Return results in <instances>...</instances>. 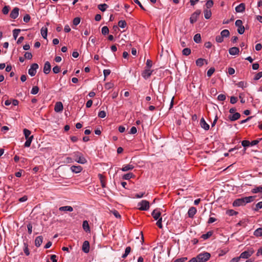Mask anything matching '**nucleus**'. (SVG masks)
Segmentation results:
<instances>
[{
    "label": "nucleus",
    "instance_id": "a878e982",
    "mask_svg": "<svg viewBox=\"0 0 262 262\" xmlns=\"http://www.w3.org/2000/svg\"><path fill=\"white\" fill-rule=\"evenodd\" d=\"M43 238L41 236H38L35 239V245L36 247H39L42 243Z\"/></svg>",
    "mask_w": 262,
    "mask_h": 262
},
{
    "label": "nucleus",
    "instance_id": "680f3d73",
    "mask_svg": "<svg viewBox=\"0 0 262 262\" xmlns=\"http://www.w3.org/2000/svg\"><path fill=\"white\" fill-rule=\"evenodd\" d=\"M60 68L58 66H56L53 68V71L55 74H57L60 72Z\"/></svg>",
    "mask_w": 262,
    "mask_h": 262
},
{
    "label": "nucleus",
    "instance_id": "774afa93",
    "mask_svg": "<svg viewBox=\"0 0 262 262\" xmlns=\"http://www.w3.org/2000/svg\"><path fill=\"white\" fill-rule=\"evenodd\" d=\"M187 259V257H182L181 258H178L176 259L173 262H184Z\"/></svg>",
    "mask_w": 262,
    "mask_h": 262
},
{
    "label": "nucleus",
    "instance_id": "a211bd4d",
    "mask_svg": "<svg viewBox=\"0 0 262 262\" xmlns=\"http://www.w3.org/2000/svg\"><path fill=\"white\" fill-rule=\"evenodd\" d=\"M134 168V166L133 165L128 164H126V165H124L122 166V167L121 168V170L122 171H127L128 170H131L133 169Z\"/></svg>",
    "mask_w": 262,
    "mask_h": 262
},
{
    "label": "nucleus",
    "instance_id": "473e14b6",
    "mask_svg": "<svg viewBox=\"0 0 262 262\" xmlns=\"http://www.w3.org/2000/svg\"><path fill=\"white\" fill-rule=\"evenodd\" d=\"M98 177L100 181L102 187L103 188L105 187V177L102 174H99Z\"/></svg>",
    "mask_w": 262,
    "mask_h": 262
},
{
    "label": "nucleus",
    "instance_id": "20e7f679",
    "mask_svg": "<svg viewBox=\"0 0 262 262\" xmlns=\"http://www.w3.org/2000/svg\"><path fill=\"white\" fill-rule=\"evenodd\" d=\"M138 209L146 211L149 208V203L146 200H142L138 204Z\"/></svg>",
    "mask_w": 262,
    "mask_h": 262
},
{
    "label": "nucleus",
    "instance_id": "4c0bfd02",
    "mask_svg": "<svg viewBox=\"0 0 262 262\" xmlns=\"http://www.w3.org/2000/svg\"><path fill=\"white\" fill-rule=\"evenodd\" d=\"M229 35L230 32L229 30L227 29H225L221 32V35H222V36L224 38L228 37Z\"/></svg>",
    "mask_w": 262,
    "mask_h": 262
},
{
    "label": "nucleus",
    "instance_id": "aec40b11",
    "mask_svg": "<svg viewBox=\"0 0 262 262\" xmlns=\"http://www.w3.org/2000/svg\"><path fill=\"white\" fill-rule=\"evenodd\" d=\"M239 52V49L237 47H232L229 50V53L231 55H237L238 54Z\"/></svg>",
    "mask_w": 262,
    "mask_h": 262
},
{
    "label": "nucleus",
    "instance_id": "1a4fd4ad",
    "mask_svg": "<svg viewBox=\"0 0 262 262\" xmlns=\"http://www.w3.org/2000/svg\"><path fill=\"white\" fill-rule=\"evenodd\" d=\"M201 10H196L195 12H194L191 16L190 18V21L191 24H193L195 23L198 19V16L201 14Z\"/></svg>",
    "mask_w": 262,
    "mask_h": 262
},
{
    "label": "nucleus",
    "instance_id": "4d7b16f0",
    "mask_svg": "<svg viewBox=\"0 0 262 262\" xmlns=\"http://www.w3.org/2000/svg\"><path fill=\"white\" fill-rule=\"evenodd\" d=\"M80 22V19L79 17H75L74 18L73 24L75 26L78 25Z\"/></svg>",
    "mask_w": 262,
    "mask_h": 262
},
{
    "label": "nucleus",
    "instance_id": "e2e57ef3",
    "mask_svg": "<svg viewBox=\"0 0 262 262\" xmlns=\"http://www.w3.org/2000/svg\"><path fill=\"white\" fill-rule=\"evenodd\" d=\"M24 56L25 58L28 59H31L32 58V55L30 52H26Z\"/></svg>",
    "mask_w": 262,
    "mask_h": 262
},
{
    "label": "nucleus",
    "instance_id": "4be33fe9",
    "mask_svg": "<svg viewBox=\"0 0 262 262\" xmlns=\"http://www.w3.org/2000/svg\"><path fill=\"white\" fill-rule=\"evenodd\" d=\"M71 170L72 172L77 173L82 171V168L80 166H72L71 167Z\"/></svg>",
    "mask_w": 262,
    "mask_h": 262
},
{
    "label": "nucleus",
    "instance_id": "a19ab883",
    "mask_svg": "<svg viewBox=\"0 0 262 262\" xmlns=\"http://www.w3.org/2000/svg\"><path fill=\"white\" fill-rule=\"evenodd\" d=\"M107 7L108 6L106 4H100L98 6V9L103 12L105 11Z\"/></svg>",
    "mask_w": 262,
    "mask_h": 262
},
{
    "label": "nucleus",
    "instance_id": "7c9ffc66",
    "mask_svg": "<svg viewBox=\"0 0 262 262\" xmlns=\"http://www.w3.org/2000/svg\"><path fill=\"white\" fill-rule=\"evenodd\" d=\"M33 136L32 135L30 136V138L27 139V140H26V141L25 142V146L26 147H29L31 145V142L33 139Z\"/></svg>",
    "mask_w": 262,
    "mask_h": 262
},
{
    "label": "nucleus",
    "instance_id": "5701e85b",
    "mask_svg": "<svg viewBox=\"0 0 262 262\" xmlns=\"http://www.w3.org/2000/svg\"><path fill=\"white\" fill-rule=\"evenodd\" d=\"M245 9V5L244 4L242 3L235 7V11L236 12H243Z\"/></svg>",
    "mask_w": 262,
    "mask_h": 262
},
{
    "label": "nucleus",
    "instance_id": "423d86ee",
    "mask_svg": "<svg viewBox=\"0 0 262 262\" xmlns=\"http://www.w3.org/2000/svg\"><path fill=\"white\" fill-rule=\"evenodd\" d=\"M253 253L254 250L252 249H251L242 252L241 254L239 257L241 258H248L253 254Z\"/></svg>",
    "mask_w": 262,
    "mask_h": 262
},
{
    "label": "nucleus",
    "instance_id": "7ed1b4c3",
    "mask_svg": "<svg viewBox=\"0 0 262 262\" xmlns=\"http://www.w3.org/2000/svg\"><path fill=\"white\" fill-rule=\"evenodd\" d=\"M210 254L207 252H204L198 254L195 258L198 262H206L209 259Z\"/></svg>",
    "mask_w": 262,
    "mask_h": 262
},
{
    "label": "nucleus",
    "instance_id": "2f4dec72",
    "mask_svg": "<svg viewBox=\"0 0 262 262\" xmlns=\"http://www.w3.org/2000/svg\"><path fill=\"white\" fill-rule=\"evenodd\" d=\"M251 192L253 193H262V186L254 187L252 189Z\"/></svg>",
    "mask_w": 262,
    "mask_h": 262
},
{
    "label": "nucleus",
    "instance_id": "864d4df0",
    "mask_svg": "<svg viewBox=\"0 0 262 262\" xmlns=\"http://www.w3.org/2000/svg\"><path fill=\"white\" fill-rule=\"evenodd\" d=\"M214 71H215V69H214V68H210V69L208 70V71H207V76H208V77H210V76H211L213 74V73L214 72Z\"/></svg>",
    "mask_w": 262,
    "mask_h": 262
},
{
    "label": "nucleus",
    "instance_id": "ea45409f",
    "mask_svg": "<svg viewBox=\"0 0 262 262\" xmlns=\"http://www.w3.org/2000/svg\"><path fill=\"white\" fill-rule=\"evenodd\" d=\"M193 40L196 43H199L201 41V36L200 34H196L193 37Z\"/></svg>",
    "mask_w": 262,
    "mask_h": 262
},
{
    "label": "nucleus",
    "instance_id": "dca6fc26",
    "mask_svg": "<svg viewBox=\"0 0 262 262\" xmlns=\"http://www.w3.org/2000/svg\"><path fill=\"white\" fill-rule=\"evenodd\" d=\"M201 126L205 130H208L209 129V125L205 121L204 118H202L200 120Z\"/></svg>",
    "mask_w": 262,
    "mask_h": 262
},
{
    "label": "nucleus",
    "instance_id": "603ef678",
    "mask_svg": "<svg viewBox=\"0 0 262 262\" xmlns=\"http://www.w3.org/2000/svg\"><path fill=\"white\" fill-rule=\"evenodd\" d=\"M216 41L219 43H221L224 41V37L222 36V35H218L216 36L215 38Z\"/></svg>",
    "mask_w": 262,
    "mask_h": 262
},
{
    "label": "nucleus",
    "instance_id": "f704fd0d",
    "mask_svg": "<svg viewBox=\"0 0 262 262\" xmlns=\"http://www.w3.org/2000/svg\"><path fill=\"white\" fill-rule=\"evenodd\" d=\"M205 61H206L205 59L200 58L196 60L195 63H196V64L197 66L202 67L204 64V62H205Z\"/></svg>",
    "mask_w": 262,
    "mask_h": 262
},
{
    "label": "nucleus",
    "instance_id": "f03ea898",
    "mask_svg": "<svg viewBox=\"0 0 262 262\" xmlns=\"http://www.w3.org/2000/svg\"><path fill=\"white\" fill-rule=\"evenodd\" d=\"M72 156L74 158V160L80 164H83L86 163L87 162L86 159L84 158L83 154L80 152H74L72 154Z\"/></svg>",
    "mask_w": 262,
    "mask_h": 262
},
{
    "label": "nucleus",
    "instance_id": "a18cd8bd",
    "mask_svg": "<svg viewBox=\"0 0 262 262\" xmlns=\"http://www.w3.org/2000/svg\"><path fill=\"white\" fill-rule=\"evenodd\" d=\"M150 5L152 6L153 7L160 8L159 4H160V1H150Z\"/></svg>",
    "mask_w": 262,
    "mask_h": 262
},
{
    "label": "nucleus",
    "instance_id": "f3484780",
    "mask_svg": "<svg viewBox=\"0 0 262 262\" xmlns=\"http://www.w3.org/2000/svg\"><path fill=\"white\" fill-rule=\"evenodd\" d=\"M51 64L49 61H46L44 64L43 67V72L48 74L51 71Z\"/></svg>",
    "mask_w": 262,
    "mask_h": 262
},
{
    "label": "nucleus",
    "instance_id": "6e6552de",
    "mask_svg": "<svg viewBox=\"0 0 262 262\" xmlns=\"http://www.w3.org/2000/svg\"><path fill=\"white\" fill-rule=\"evenodd\" d=\"M152 72L153 70H151L150 69L145 68L142 72L141 75L144 79H146L151 76Z\"/></svg>",
    "mask_w": 262,
    "mask_h": 262
},
{
    "label": "nucleus",
    "instance_id": "f8f14e48",
    "mask_svg": "<svg viewBox=\"0 0 262 262\" xmlns=\"http://www.w3.org/2000/svg\"><path fill=\"white\" fill-rule=\"evenodd\" d=\"M232 204H233V206L234 207H238V206H244L245 205V204H244L243 198L236 199L233 202Z\"/></svg>",
    "mask_w": 262,
    "mask_h": 262
},
{
    "label": "nucleus",
    "instance_id": "58836bf2",
    "mask_svg": "<svg viewBox=\"0 0 262 262\" xmlns=\"http://www.w3.org/2000/svg\"><path fill=\"white\" fill-rule=\"evenodd\" d=\"M23 132L26 140L30 138L31 132L29 129L25 128L23 130Z\"/></svg>",
    "mask_w": 262,
    "mask_h": 262
},
{
    "label": "nucleus",
    "instance_id": "8fccbe9b",
    "mask_svg": "<svg viewBox=\"0 0 262 262\" xmlns=\"http://www.w3.org/2000/svg\"><path fill=\"white\" fill-rule=\"evenodd\" d=\"M262 208V201L257 203L255 205L254 210L258 211L260 209Z\"/></svg>",
    "mask_w": 262,
    "mask_h": 262
},
{
    "label": "nucleus",
    "instance_id": "e433bc0d",
    "mask_svg": "<svg viewBox=\"0 0 262 262\" xmlns=\"http://www.w3.org/2000/svg\"><path fill=\"white\" fill-rule=\"evenodd\" d=\"M20 31V29H15L13 30V36L14 39L17 38Z\"/></svg>",
    "mask_w": 262,
    "mask_h": 262
},
{
    "label": "nucleus",
    "instance_id": "c03bdc74",
    "mask_svg": "<svg viewBox=\"0 0 262 262\" xmlns=\"http://www.w3.org/2000/svg\"><path fill=\"white\" fill-rule=\"evenodd\" d=\"M182 53L184 55L188 56L191 53V50L189 48H185L182 51Z\"/></svg>",
    "mask_w": 262,
    "mask_h": 262
},
{
    "label": "nucleus",
    "instance_id": "c756f323",
    "mask_svg": "<svg viewBox=\"0 0 262 262\" xmlns=\"http://www.w3.org/2000/svg\"><path fill=\"white\" fill-rule=\"evenodd\" d=\"M254 235L256 237L262 236V227L256 229L254 232Z\"/></svg>",
    "mask_w": 262,
    "mask_h": 262
},
{
    "label": "nucleus",
    "instance_id": "5fc2aeb1",
    "mask_svg": "<svg viewBox=\"0 0 262 262\" xmlns=\"http://www.w3.org/2000/svg\"><path fill=\"white\" fill-rule=\"evenodd\" d=\"M98 116L101 118H103L106 116V113L104 111H101L98 113Z\"/></svg>",
    "mask_w": 262,
    "mask_h": 262
},
{
    "label": "nucleus",
    "instance_id": "bb28decb",
    "mask_svg": "<svg viewBox=\"0 0 262 262\" xmlns=\"http://www.w3.org/2000/svg\"><path fill=\"white\" fill-rule=\"evenodd\" d=\"M135 176L132 172H129L126 174H124L122 176V179L126 180H128L131 178H133Z\"/></svg>",
    "mask_w": 262,
    "mask_h": 262
},
{
    "label": "nucleus",
    "instance_id": "b1692460",
    "mask_svg": "<svg viewBox=\"0 0 262 262\" xmlns=\"http://www.w3.org/2000/svg\"><path fill=\"white\" fill-rule=\"evenodd\" d=\"M240 117H241V115L239 113H235L233 115H230L229 116V118L231 121H235V120L238 119L240 118Z\"/></svg>",
    "mask_w": 262,
    "mask_h": 262
},
{
    "label": "nucleus",
    "instance_id": "3c124183",
    "mask_svg": "<svg viewBox=\"0 0 262 262\" xmlns=\"http://www.w3.org/2000/svg\"><path fill=\"white\" fill-rule=\"evenodd\" d=\"M111 212L116 218H118V219L121 218V215L118 211H117L116 210H112Z\"/></svg>",
    "mask_w": 262,
    "mask_h": 262
},
{
    "label": "nucleus",
    "instance_id": "393cba45",
    "mask_svg": "<svg viewBox=\"0 0 262 262\" xmlns=\"http://www.w3.org/2000/svg\"><path fill=\"white\" fill-rule=\"evenodd\" d=\"M59 210L61 211L72 212L73 210V208L70 206H65L59 207Z\"/></svg>",
    "mask_w": 262,
    "mask_h": 262
},
{
    "label": "nucleus",
    "instance_id": "c85d7f7f",
    "mask_svg": "<svg viewBox=\"0 0 262 262\" xmlns=\"http://www.w3.org/2000/svg\"><path fill=\"white\" fill-rule=\"evenodd\" d=\"M213 233V232L212 231H209L207 232L206 234H202L201 236V238H202L204 239H207L212 235Z\"/></svg>",
    "mask_w": 262,
    "mask_h": 262
},
{
    "label": "nucleus",
    "instance_id": "de8ad7c7",
    "mask_svg": "<svg viewBox=\"0 0 262 262\" xmlns=\"http://www.w3.org/2000/svg\"><path fill=\"white\" fill-rule=\"evenodd\" d=\"M114 86V84L112 82H107L104 85V88L106 90H109L112 89Z\"/></svg>",
    "mask_w": 262,
    "mask_h": 262
},
{
    "label": "nucleus",
    "instance_id": "338daca9",
    "mask_svg": "<svg viewBox=\"0 0 262 262\" xmlns=\"http://www.w3.org/2000/svg\"><path fill=\"white\" fill-rule=\"evenodd\" d=\"M226 99V96L224 94H220L217 97V99L219 101H224Z\"/></svg>",
    "mask_w": 262,
    "mask_h": 262
},
{
    "label": "nucleus",
    "instance_id": "ddd939ff",
    "mask_svg": "<svg viewBox=\"0 0 262 262\" xmlns=\"http://www.w3.org/2000/svg\"><path fill=\"white\" fill-rule=\"evenodd\" d=\"M82 251L86 253H88L90 251V244L87 241H84L83 243L82 246Z\"/></svg>",
    "mask_w": 262,
    "mask_h": 262
},
{
    "label": "nucleus",
    "instance_id": "412c9836",
    "mask_svg": "<svg viewBox=\"0 0 262 262\" xmlns=\"http://www.w3.org/2000/svg\"><path fill=\"white\" fill-rule=\"evenodd\" d=\"M255 196H249L243 198L245 205L249 203L253 202L255 200Z\"/></svg>",
    "mask_w": 262,
    "mask_h": 262
},
{
    "label": "nucleus",
    "instance_id": "c9c22d12",
    "mask_svg": "<svg viewBox=\"0 0 262 262\" xmlns=\"http://www.w3.org/2000/svg\"><path fill=\"white\" fill-rule=\"evenodd\" d=\"M130 251H131V248L130 247H127L125 248V252L122 255V257L123 258H126L127 256V255L129 254V253L130 252Z\"/></svg>",
    "mask_w": 262,
    "mask_h": 262
},
{
    "label": "nucleus",
    "instance_id": "052dcab7",
    "mask_svg": "<svg viewBox=\"0 0 262 262\" xmlns=\"http://www.w3.org/2000/svg\"><path fill=\"white\" fill-rule=\"evenodd\" d=\"M261 77H262V71L261 72H260L258 73H257L254 78V79L255 80H258V79H259Z\"/></svg>",
    "mask_w": 262,
    "mask_h": 262
},
{
    "label": "nucleus",
    "instance_id": "0eeeda50",
    "mask_svg": "<svg viewBox=\"0 0 262 262\" xmlns=\"http://www.w3.org/2000/svg\"><path fill=\"white\" fill-rule=\"evenodd\" d=\"M38 68V65L37 63H33L28 70V73L31 76H34L36 73V70Z\"/></svg>",
    "mask_w": 262,
    "mask_h": 262
},
{
    "label": "nucleus",
    "instance_id": "bf43d9fd",
    "mask_svg": "<svg viewBox=\"0 0 262 262\" xmlns=\"http://www.w3.org/2000/svg\"><path fill=\"white\" fill-rule=\"evenodd\" d=\"M242 145L244 147H248L250 145V142L248 140H243L242 142Z\"/></svg>",
    "mask_w": 262,
    "mask_h": 262
},
{
    "label": "nucleus",
    "instance_id": "9b49d317",
    "mask_svg": "<svg viewBox=\"0 0 262 262\" xmlns=\"http://www.w3.org/2000/svg\"><path fill=\"white\" fill-rule=\"evenodd\" d=\"M19 14V9L18 8H14L10 13V16L13 19L16 18Z\"/></svg>",
    "mask_w": 262,
    "mask_h": 262
},
{
    "label": "nucleus",
    "instance_id": "37998d69",
    "mask_svg": "<svg viewBox=\"0 0 262 262\" xmlns=\"http://www.w3.org/2000/svg\"><path fill=\"white\" fill-rule=\"evenodd\" d=\"M102 34L104 35H105L109 33V29L107 26H104L102 27L101 30Z\"/></svg>",
    "mask_w": 262,
    "mask_h": 262
},
{
    "label": "nucleus",
    "instance_id": "6e6d98bb",
    "mask_svg": "<svg viewBox=\"0 0 262 262\" xmlns=\"http://www.w3.org/2000/svg\"><path fill=\"white\" fill-rule=\"evenodd\" d=\"M162 222V218H160V219L157 220V222L156 223V225L160 229H162L163 228Z\"/></svg>",
    "mask_w": 262,
    "mask_h": 262
},
{
    "label": "nucleus",
    "instance_id": "9d476101",
    "mask_svg": "<svg viewBox=\"0 0 262 262\" xmlns=\"http://www.w3.org/2000/svg\"><path fill=\"white\" fill-rule=\"evenodd\" d=\"M161 215V213L159 209L154 210L151 213V215L155 220L162 218Z\"/></svg>",
    "mask_w": 262,
    "mask_h": 262
},
{
    "label": "nucleus",
    "instance_id": "f257e3e1",
    "mask_svg": "<svg viewBox=\"0 0 262 262\" xmlns=\"http://www.w3.org/2000/svg\"><path fill=\"white\" fill-rule=\"evenodd\" d=\"M213 5V1H207L204 7V17L208 19L211 17L212 13L210 8Z\"/></svg>",
    "mask_w": 262,
    "mask_h": 262
},
{
    "label": "nucleus",
    "instance_id": "4468645a",
    "mask_svg": "<svg viewBox=\"0 0 262 262\" xmlns=\"http://www.w3.org/2000/svg\"><path fill=\"white\" fill-rule=\"evenodd\" d=\"M197 212L196 209L194 207H191L187 212L188 216L190 218H193Z\"/></svg>",
    "mask_w": 262,
    "mask_h": 262
},
{
    "label": "nucleus",
    "instance_id": "2eb2a0df",
    "mask_svg": "<svg viewBox=\"0 0 262 262\" xmlns=\"http://www.w3.org/2000/svg\"><path fill=\"white\" fill-rule=\"evenodd\" d=\"M63 105L61 102H57L55 103L54 107V111L57 112H60L63 110Z\"/></svg>",
    "mask_w": 262,
    "mask_h": 262
},
{
    "label": "nucleus",
    "instance_id": "13d9d810",
    "mask_svg": "<svg viewBox=\"0 0 262 262\" xmlns=\"http://www.w3.org/2000/svg\"><path fill=\"white\" fill-rule=\"evenodd\" d=\"M9 7L8 6H5L2 10V12L4 14H7L9 11Z\"/></svg>",
    "mask_w": 262,
    "mask_h": 262
},
{
    "label": "nucleus",
    "instance_id": "6ab92c4d",
    "mask_svg": "<svg viewBox=\"0 0 262 262\" xmlns=\"http://www.w3.org/2000/svg\"><path fill=\"white\" fill-rule=\"evenodd\" d=\"M40 33L44 39H47L48 35V28L47 27H42L40 30Z\"/></svg>",
    "mask_w": 262,
    "mask_h": 262
},
{
    "label": "nucleus",
    "instance_id": "49530a36",
    "mask_svg": "<svg viewBox=\"0 0 262 262\" xmlns=\"http://www.w3.org/2000/svg\"><path fill=\"white\" fill-rule=\"evenodd\" d=\"M39 91V88L37 86H34L32 88L31 93L33 95H35L38 93Z\"/></svg>",
    "mask_w": 262,
    "mask_h": 262
},
{
    "label": "nucleus",
    "instance_id": "39448f33",
    "mask_svg": "<svg viewBox=\"0 0 262 262\" xmlns=\"http://www.w3.org/2000/svg\"><path fill=\"white\" fill-rule=\"evenodd\" d=\"M235 26L238 28L237 32L240 34H243L245 32V28L243 25V21L240 19H237L235 21Z\"/></svg>",
    "mask_w": 262,
    "mask_h": 262
},
{
    "label": "nucleus",
    "instance_id": "0e129e2a",
    "mask_svg": "<svg viewBox=\"0 0 262 262\" xmlns=\"http://www.w3.org/2000/svg\"><path fill=\"white\" fill-rule=\"evenodd\" d=\"M24 253L27 256L30 254L29 250L28 249V246L27 244H25V248L24 249Z\"/></svg>",
    "mask_w": 262,
    "mask_h": 262
},
{
    "label": "nucleus",
    "instance_id": "09e8293b",
    "mask_svg": "<svg viewBox=\"0 0 262 262\" xmlns=\"http://www.w3.org/2000/svg\"><path fill=\"white\" fill-rule=\"evenodd\" d=\"M152 65V61L150 59H147L146 63L145 68L151 69Z\"/></svg>",
    "mask_w": 262,
    "mask_h": 262
},
{
    "label": "nucleus",
    "instance_id": "79ce46f5",
    "mask_svg": "<svg viewBox=\"0 0 262 262\" xmlns=\"http://www.w3.org/2000/svg\"><path fill=\"white\" fill-rule=\"evenodd\" d=\"M126 25L127 24L125 20H121L118 22V26L121 28H125Z\"/></svg>",
    "mask_w": 262,
    "mask_h": 262
},
{
    "label": "nucleus",
    "instance_id": "69168bd1",
    "mask_svg": "<svg viewBox=\"0 0 262 262\" xmlns=\"http://www.w3.org/2000/svg\"><path fill=\"white\" fill-rule=\"evenodd\" d=\"M227 213L229 215L232 216L234 215H236L237 214V212L231 209L227 211Z\"/></svg>",
    "mask_w": 262,
    "mask_h": 262
},
{
    "label": "nucleus",
    "instance_id": "cd10ccee",
    "mask_svg": "<svg viewBox=\"0 0 262 262\" xmlns=\"http://www.w3.org/2000/svg\"><path fill=\"white\" fill-rule=\"evenodd\" d=\"M82 227L86 232H90V228L87 221H84L82 223Z\"/></svg>",
    "mask_w": 262,
    "mask_h": 262
},
{
    "label": "nucleus",
    "instance_id": "72a5a7b5",
    "mask_svg": "<svg viewBox=\"0 0 262 262\" xmlns=\"http://www.w3.org/2000/svg\"><path fill=\"white\" fill-rule=\"evenodd\" d=\"M247 85V83L244 81H239L236 83V85H237V86L243 89L246 88Z\"/></svg>",
    "mask_w": 262,
    "mask_h": 262
}]
</instances>
